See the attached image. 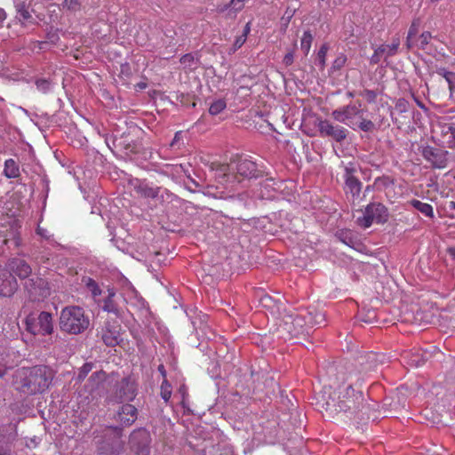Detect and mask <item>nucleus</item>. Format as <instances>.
<instances>
[{
    "mask_svg": "<svg viewBox=\"0 0 455 455\" xmlns=\"http://www.w3.org/2000/svg\"><path fill=\"white\" fill-rule=\"evenodd\" d=\"M25 325L27 331L35 336L51 335L54 331L52 315L46 311L30 313L25 318Z\"/></svg>",
    "mask_w": 455,
    "mask_h": 455,
    "instance_id": "5",
    "label": "nucleus"
},
{
    "mask_svg": "<svg viewBox=\"0 0 455 455\" xmlns=\"http://www.w3.org/2000/svg\"><path fill=\"white\" fill-rule=\"evenodd\" d=\"M294 62V50L289 51L283 59V63L289 67Z\"/></svg>",
    "mask_w": 455,
    "mask_h": 455,
    "instance_id": "46",
    "label": "nucleus"
},
{
    "mask_svg": "<svg viewBox=\"0 0 455 455\" xmlns=\"http://www.w3.org/2000/svg\"><path fill=\"white\" fill-rule=\"evenodd\" d=\"M408 106L409 103L404 99H399L395 103V108L401 113L406 112L408 110Z\"/></svg>",
    "mask_w": 455,
    "mask_h": 455,
    "instance_id": "45",
    "label": "nucleus"
},
{
    "mask_svg": "<svg viewBox=\"0 0 455 455\" xmlns=\"http://www.w3.org/2000/svg\"><path fill=\"white\" fill-rule=\"evenodd\" d=\"M250 32V25L249 24H246L244 29H243V35H246V36H248Z\"/></svg>",
    "mask_w": 455,
    "mask_h": 455,
    "instance_id": "58",
    "label": "nucleus"
},
{
    "mask_svg": "<svg viewBox=\"0 0 455 455\" xmlns=\"http://www.w3.org/2000/svg\"><path fill=\"white\" fill-rule=\"evenodd\" d=\"M356 128L363 132H372L375 128V124L371 120L362 116L361 118H358V121H356Z\"/></svg>",
    "mask_w": 455,
    "mask_h": 455,
    "instance_id": "33",
    "label": "nucleus"
},
{
    "mask_svg": "<svg viewBox=\"0 0 455 455\" xmlns=\"http://www.w3.org/2000/svg\"><path fill=\"white\" fill-rule=\"evenodd\" d=\"M363 400V392L356 391L351 385H348L339 390L337 399L331 398V401L326 402L325 410L336 413L355 411L360 407Z\"/></svg>",
    "mask_w": 455,
    "mask_h": 455,
    "instance_id": "4",
    "label": "nucleus"
},
{
    "mask_svg": "<svg viewBox=\"0 0 455 455\" xmlns=\"http://www.w3.org/2000/svg\"><path fill=\"white\" fill-rule=\"evenodd\" d=\"M138 417V410L130 403L123 404L117 411L116 419L124 427L132 425Z\"/></svg>",
    "mask_w": 455,
    "mask_h": 455,
    "instance_id": "17",
    "label": "nucleus"
},
{
    "mask_svg": "<svg viewBox=\"0 0 455 455\" xmlns=\"http://www.w3.org/2000/svg\"><path fill=\"white\" fill-rule=\"evenodd\" d=\"M119 395L124 401H132L136 396V388L133 383L127 380L122 381Z\"/></svg>",
    "mask_w": 455,
    "mask_h": 455,
    "instance_id": "24",
    "label": "nucleus"
},
{
    "mask_svg": "<svg viewBox=\"0 0 455 455\" xmlns=\"http://www.w3.org/2000/svg\"><path fill=\"white\" fill-rule=\"evenodd\" d=\"M432 39V34L429 31H424L419 36V47L422 50H425L427 45L430 43V40Z\"/></svg>",
    "mask_w": 455,
    "mask_h": 455,
    "instance_id": "38",
    "label": "nucleus"
},
{
    "mask_svg": "<svg viewBox=\"0 0 455 455\" xmlns=\"http://www.w3.org/2000/svg\"><path fill=\"white\" fill-rule=\"evenodd\" d=\"M25 290L32 299H39L49 295L48 282L36 275H30L24 284Z\"/></svg>",
    "mask_w": 455,
    "mask_h": 455,
    "instance_id": "8",
    "label": "nucleus"
},
{
    "mask_svg": "<svg viewBox=\"0 0 455 455\" xmlns=\"http://www.w3.org/2000/svg\"><path fill=\"white\" fill-rule=\"evenodd\" d=\"M105 378V372L103 371H96L92 373V375L90 377L89 381L92 383L99 384L100 382L103 381Z\"/></svg>",
    "mask_w": 455,
    "mask_h": 455,
    "instance_id": "43",
    "label": "nucleus"
},
{
    "mask_svg": "<svg viewBox=\"0 0 455 455\" xmlns=\"http://www.w3.org/2000/svg\"><path fill=\"white\" fill-rule=\"evenodd\" d=\"M318 130L323 137H330L336 142H342L346 140L348 131L339 124H333L329 120H320L318 123Z\"/></svg>",
    "mask_w": 455,
    "mask_h": 455,
    "instance_id": "11",
    "label": "nucleus"
},
{
    "mask_svg": "<svg viewBox=\"0 0 455 455\" xmlns=\"http://www.w3.org/2000/svg\"><path fill=\"white\" fill-rule=\"evenodd\" d=\"M180 140H181V132H177L172 141L171 142V147H174Z\"/></svg>",
    "mask_w": 455,
    "mask_h": 455,
    "instance_id": "50",
    "label": "nucleus"
},
{
    "mask_svg": "<svg viewBox=\"0 0 455 455\" xmlns=\"http://www.w3.org/2000/svg\"><path fill=\"white\" fill-rule=\"evenodd\" d=\"M390 181L391 180H390V179L388 177H381V178L376 179L375 185L378 188H383V185H387Z\"/></svg>",
    "mask_w": 455,
    "mask_h": 455,
    "instance_id": "49",
    "label": "nucleus"
},
{
    "mask_svg": "<svg viewBox=\"0 0 455 455\" xmlns=\"http://www.w3.org/2000/svg\"><path fill=\"white\" fill-rule=\"evenodd\" d=\"M402 356L410 366L413 367L422 366L427 360V353L423 352L420 348L404 351Z\"/></svg>",
    "mask_w": 455,
    "mask_h": 455,
    "instance_id": "19",
    "label": "nucleus"
},
{
    "mask_svg": "<svg viewBox=\"0 0 455 455\" xmlns=\"http://www.w3.org/2000/svg\"><path fill=\"white\" fill-rule=\"evenodd\" d=\"M440 129L442 136H448L447 142L449 147L452 148L451 144H455V123H443L440 124Z\"/></svg>",
    "mask_w": 455,
    "mask_h": 455,
    "instance_id": "26",
    "label": "nucleus"
},
{
    "mask_svg": "<svg viewBox=\"0 0 455 455\" xmlns=\"http://www.w3.org/2000/svg\"><path fill=\"white\" fill-rule=\"evenodd\" d=\"M6 19V13L4 9L0 8V21H3Z\"/></svg>",
    "mask_w": 455,
    "mask_h": 455,
    "instance_id": "53",
    "label": "nucleus"
},
{
    "mask_svg": "<svg viewBox=\"0 0 455 455\" xmlns=\"http://www.w3.org/2000/svg\"><path fill=\"white\" fill-rule=\"evenodd\" d=\"M104 298L101 299L100 305H98L104 312L113 314L116 316L120 315V309L117 303L115 300L116 296L114 288L108 287Z\"/></svg>",
    "mask_w": 455,
    "mask_h": 455,
    "instance_id": "18",
    "label": "nucleus"
},
{
    "mask_svg": "<svg viewBox=\"0 0 455 455\" xmlns=\"http://www.w3.org/2000/svg\"><path fill=\"white\" fill-rule=\"evenodd\" d=\"M135 191L141 196L145 198L154 199L158 196L160 188L158 187H151L147 183L140 182V184L135 186Z\"/></svg>",
    "mask_w": 455,
    "mask_h": 455,
    "instance_id": "22",
    "label": "nucleus"
},
{
    "mask_svg": "<svg viewBox=\"0 0 455 455\" xmlns=\"http://www.w3.org/2000/svg\"><path fill=\"white\" fill-rule=\"evenodd\" d=\"M449 251L450 254L455 258V249H450Z\"/></svg>",
    "mask_w": 455,
    "mask_h": 455,
    "instance_id": "59",
    "label": "nucleus"
},
{
    "mask_svg": "<svg viewBox=\"0 0 455 455\" xmlns=\"http://www.w3.org/2000/svg\"><path fill=\"white\" fill-rule=\"evenodd\" d=\"M18 283L7 268L0 265V296L11 297L17 291Z\"/></svg>",
    "mask_w": 455,
    "mask_h": 455,
    "instance_id": "14",
    "label": "nucleus"
},
{
    "mask_svg": "<svg viewBox=\"0 0 455 455\" xmlns=\"http://www.w3.org/2000/svg\"><path fill=\"white\" fill-rule=\"evenodd\" d=\"M212 170L214 172L215 178L220 184H233L235 183L237 176L234 172V164H220L214 162L212 164Z\"/></svg>",
    "mask_w": 455,
    "mask_h": 455,
    "instance_id": "12",
    "label": "nucleus"
},
{
    "mask_svg": "<svg viewBox=\"0 0 455 455\" xmlns=\"http://www.w3.org/2000/svg\"><path fill=\"white\" fill-rule=\"evenodd\" d=\"M179 392L182 395V399L184 400L185 397L188 395L186 387L185 386L180 387L179 389Z\"/></svg>",
    "mask_w": 455,
    "mask_h": 455,
    "instance_id": "51",
    "label": "nucleus"
},
{
    "mask_svg": "<svg viewBox=\"0 0 455 455\" xmlns=\"http://www.w3.org/2000/svg\"><path fill=\"white\" fill-rule=\"evenodd\" d=\"M36 89L43 93H46L51 89V82L47 79H37L36 81Z\"/></svg>",
    "mask_w": 455,
    "mask_h": 455,
    "instance_id": "37",
    "label": "nucleus"
},
{
    "mask_svg": "<svg viewBox=\"0 0 455 455\" xmlns=\"http://www.w3.org/2000/svg\"><path fill=\"white\" fill-rule=\"evenodd\" d=\"M140 88L143 89L146 87V84H139Z\"/></svg>",
    "mask_w": 455,
    "mask_h": 455,
    "instance_id": "62",
    "label": "nucleus"
},
{
    "mask_svg": "<svg viewBox=\"0 0 455 455\" xmlns=\"http://www.w3.org/2000/svg\"><path fill=\"white\" fill-rule=\"evenodd\" d=\"M243 8V4H241L237 9L241 10Z\"/></svg>",
    "mask_w": 455,
    "mask_h": 455,
    "instance_id": "64",
    "label": "nucleus"
},
{
    "mask_svg": "<svg viewBox=\"0 0 455 455\" xmlns=\"http://www.w3.org/2000/svg\"><path fill=\"white\" fill-rule=\"evenodd\" d=\"M347 56L344 53L339 54L332 62L331 69L333 71L340 70L347 63Z\"/></svg>",
    "mask_w": 455,
    "mask_h": 455,
    "instance_id": "36",
    "label": "nucleus"
},
{
    "mask_svg": "<svg viewBox=\"0 0 455 455\" xmlns=\"http://www.w3.org/2000/svg\"><path fill=\"white\" fill-rule=\"evenodd\" d=\"M5 374V368L3 364L0 363V379L3 378Z\"/></svg>",
    "mask_w": 455,
    "mask_h": 455,
    "instance_id": "55",
    "label": "nucleus"
},
{
    "mask_svg": "<svg viewBox=\"0 0 455 455\" xmlns=\"http://www.w3.org/2000/svg\"><path fill=\"white\" fill-rule=\"evenodd\" d=\"M158 371L161 372V374L165 377V370H164V366L163 364L159 365L158 366Z\"/></svg>",
    "mask_w": 455,
    "mask_h": 455,
    "instance_id": "56",
    "label": "nucleus"
},
{
    "mask_svg": "<svg viewBox=\"0 0 455 455\" xmlns=\"http://www.w3.org/2000/svg\"><path fill=\"white\" fill-rule=\"evenodd\" d=\"M436 73L446 80L449 84V90L451 92H452L455 88V73L447 71L445 68H439L437 69Z\"/></svg>",
    "mask_w": 455,
    "mask_h": 455,
    "instance_id": "29",
    "label": "nucleus"
},
{
    "mask_svg": "<svg viewBox=\"0 0 455 455\" xmlns=\"http://www.w3.org/2000/svg\"><path fill=\"white\" fill-rule=\"evenodd\" d=\"M356 169L353 164H348L345 167V191L351 194L353 197L358 196L362 189V182L355 176Z\"/></svg>",
    "mask_w": 455,
    "mask_h": 455,
    "instance_id": "13",
    "label": "nucleus"
},
{
    "mask_svg": "<svg viewBox=\"0 0 455 455\" xmlns=\"http://www.w3.org/2000/svg\"><path fill=\"white\" fill-rule=\"evenodd\" d=\"M244 1L245 0H231L230 1V5L235 7L236 5V4H238V3L239 4H243Z\"/></svg>",
    "mask_w": 455,
    "mask_h": 455,
    "instance_id": "54",
    "label": "nucleus"
},
{
    "mask_svg": "<svg viewBox=\"0 0 455 455\" xmlns=\"http://www.w3.org/2000/svg\"><path fill=\"white\" fill-rule=\"evenodd\" d=\"M360 95L364 97L369 103H374L377 99V92L373 90L365 89Z\"/></svg>",
    "mask_w": 455,
    "mask_h": 455,
    "instance_id": "40",
    "label": "nucleus"
},
{
    "mask_svg": "<svg viewBox=\"0 0 455 455\" xmlns=\"http://www.w3.org/2000/svg\"><path fill=\"white\" fill-rule=\"evenodd\" d=\"M363 115V110L360 101L339 108L331 112V116L335 121L345 124L353 130L356 129V121Z\"/></svg>",
    "mask_w": 455,
    "mask_h": 455,
    "instance_id": "6",
    "label": "nucleus"
},
{
    "mask_svg": "<svg viewBox=\"0 0 455 455\" xmlns=\"http://www.w3.org/2000/svg\"><path fill=\"white\" fill-rule=\"evenodd\" d=\"M131 438L132 442H134L136 438H140L148 443L149 436L145 430L138 429L132 432Z\"/></svg>",
    "mask_w": 455,
    "mask_h": 455,
    "instance_id": "41",
    "label": "nucleus"
},
{
    "mask_svg": "<svg viewBox=\"0 0 455 455\" xmlns=\"http://www.w3.org/2000/svg\"><path fill=\"white\" fill-rule=\"evenodd\" d=\"M328 50V45L324 44L320 47L317 52L316 65L319 67L320 70H323L325 68Z\"/></svg>",
    "mask_w": 455,
    "mask_h": 455,
    "instance_id": "30",
    "label": "nucleus"
},
{
    "mask_svg": "<svg viewBox=\"0 0 455 455\" xmlns=\"http://www.w3.org/2000/svg\"><path fill=\"white\" fill-rule=\"evenodd\" d=\"M400 46V37L395 36L393 37L392 43L390 44H381L378 48L375 49L373 54L370 59L371 64H378L383 55L385 54L387 57L394 56L396 54L398 48Z\"/></svg>",
    "mask_w": 455,
    "mask_h": 455,
    "instance_id": "15",
    "label": "nucleus"
},
{
    "mask_svg": "<svg viewBox=\"0 0 455 455\" xmlns=\"http://www.w3.org/2000/svg\"><path fill=\"white\" fill-rule=\"evenodd\" d=\"M452 209L455 210V202L452 203Z\"/></svg>",
    "mask_w": 455,
    "mask_h": 455,
    "instance_id": "63",
    "label": "nucleus"
},
{
    "mask_svg": "<svg viewBox=\"0 0 455 455\" xmlns=\"http://www.w3.org/2000/svg\"><path fill=\"white\" fill-rule=\"evenodd\" d=\"M421 155L427 162L430 163L433 168L443 169L447 166L448 151L446 150L426 146L423 147Z\"/></svg>",
    "mask_w": 455,
    "mask_h": 455,
    "instance_id": "9",
    "label": "nucleus"
},
{
    "mask_svg": "<svg viewBox=\"0 0 455 455\" xmlns=\"http://www.w3.org/2000/svg\"><path fill=\"white\" fill-rule=\"evenodd\" d=\"M81 2L79 0H63L61 3L62 10L76 12L81 10Z\"/></svg>",
    "mask_w": 455,
    "mask_h": 455,
    "instance_id": "31",
    "label": "nucleus"
},
{
    "mask_svg": "<svg viewBox=\"0 0 455 455\" xmlns=\"http://www.w3.org/2000/svg\"><path fill=\"white\" fill-rule=\"evenodd\" d=\"M16 19L24 27L36 24V19L30 12L29 6L24 2L16 6Z\"/></svg>",
    "mask_w": 455,
    "mask_h": 455,
    "instance_id": "21",
    "label": "nucleus"
},
{
    "mask_svg": "<svg viewBox=\"0 0 455 455\" xmlns=\"http://www.w3.org/2000/svg\"><path fill=\"white\" fill-rule=\"evenodd\" d=\"M313 39V35L309 30L305 31L303 33V36L300 40V48L304 52L305 55H307L308 52H310Z\"/></svg>",
    "mask_w": 455,
    "mask_h": 455,
    "instance_id": "27",
    "label": "nucleus"
},
{
    "mask_svg": "<svg viewBox=\"0 0 455 455\" xmlns=\"http://www.w3.org/2000/svg\"><path fill=\"white\" fill-rule=\"evenodd\" d=\"M417 103H418L419 107H420L422 108H424V105L420 101H417Z\"/></svg>",
    "mask_w": 455,
    "mask_h": 455,
    "instance_id": "60",
    "label": "nucleus"
},
{
    "mask_svg": "<svg viewBox=\"0 0 455 455\" xmlns=\"http://www.w3.org/2000/svg\"><path fill=\"white\" fill-rule=\"evenodd\" d=\"M409 204L426 217L434 218V209L431 204L427 203H423L417 199L411 200Z\"/></svg>",
    "mask_w": 455,
    "mask_h": 455,
    "instance_id": "25",
    "label": "nucleus"
},
{
    "mask_svg": "<svg viewBox=\"0 0 455 455\" xmlns=\"http://www.w3.org/2000/svg\"><path fill=\"white\" fill-rule=\"evenodd\" d=\"M82 283H84L86 290L91 293V296H92L93 301L97 305H100V303H101L100 296L102 294H105L106 291H103V290L100 287L99 283L92 277L84 276L82 278Z\"/></svg>",
    "mask_w": 455,
    "mask_h": 455,
    "instance_id": "20",
    "label": "nucleus"
},
{
    "mask_svg": "<svg viewBox=\"0 0 455 455\" xmlns=\"http://www.w3.org/2000/svg\"><path fill=\"white\" fill-rule=\"evenodd\" d=\"M324 321L322 312L309 308H297L286 313L279 325V331L289 338L305 335L307 329Z\"/></svg>",
    "mask_w": 455,
    "mask_h": 455,
    "instance_id": "1",
    "label": "nucleus"
},
{
    "mask_svg": "<svg viewBox=\"0 0 455 455\" xmlns=\"http://www.w3.org/2000/svg\"><path fill=\"white\" fill-rule=\"evenodd\" d=\"M36 234L38 235H40L42 238L46 239V240H49L52 236V235L47 228H45L40 225L37 226Z\"/></svg>",
    "mask_w": 455,
    "mask_h": 455,
    "instance_id": "44",
    "label": "nucleus"
},
{
    "mask_svg": "<svg viewBox=\"0 0 455 455\" xmlns=\"http://www.w3.org/2000/svg\"><path fill=\"white\" fill-rule=\"evenodd\" d=\"M388 213L387 207L380 203H371L367 205L363 217L357 218L360 227L367 228L373 223H384L387 220Z\"/></svg>",
    "mask_w": 455,
    "mask_h": 455,
    "instance_id": "7",
    "label": "nucleus"
},
{
    "mask_svg": "<svg viewBox=\"0 0 455 455\" xmlns=\"http://www.w3.org/2000/svg\"><path fill=\"white\" fill-rule=\"evenodd\" d=\"M180 63L185 67L191 68L195 61V57L192 53H187L181 56Z\"/></svg>",
    "mask_w": 455,
    "mask_h": 455,
    "instance_id": "42",
    "label": "nucleus"
},
{
    "mask_svg": "<svg viewBox=\"0 0 455 455\" xmlns=\"http://www.w3.org/2000/svg\"><path fill=\"white\" fill-rule=\"evenodd\" d=\"M226 108H227L226 101L222 99H220V100H214L211 104V106L209 108V113L212 116H216V115L220 114V112H222Z\"/></svg>",
    "mask_w": 455,
    "mask_h": 455,
    "instance_id": "32",
    "label": "nucleus"
},
{
    "mask_svg": "<svg viewBox=\"0 0 455 455\" xmlns=\"http://www.w3.org/2000/svg\"><path fill=\"white\" fill-rule=\"evenodd\" d=\"M59 325L62 331L78 335L88 329L90 319L83 307L67 306L60 311Z\"/></svg>",
    "mask_w": 455,
    "mask_h": 455,
    "instance_id": "3",
    "label": "nucleus"
},
{
    "mask_svg": "<svg viewBox=\"0 0 455 455\" xmlns=\"http://www.w3.org/2000/svg\"><path fill=\"white\" fill-rule=\"evenodd\" d=\"M53 379L52 371L45 365L23 367L15 373L18 389L26 395L42 394L49 388Z\"/></svg>",
    "mask_w": 455,
    "mask_h": 455,
    "instance_id": "2",
    "label": "nucleus"
},
{
    "mask_svg": "<svg viewBox=\"0 0 455 455\" xmlns=\"http://www.w3.org/2000/svg\"><path fill=\"white\" fill-rule=\"evenodd\" d=\"M108 431L112 432L115 435V436H116V440L114 441V449H115V451H113V453L116 454L121 450H123V443L120 440V438L122 436V428L117 427H110L108 428Z\"/></svg>",
    "mask_w": 455,
    "mask_h": 455,
    "instance_id": "28",
    "label": "nucleus"
},
{
    "mask_svg": "<svg viewBox=\"0 0 455 455\" xmlns=\"http://www.w3.org/2000/svg\"><path fill=\"white\" fill-rule=\"evenodd\" d=\"M6 267L12 275H15L21 280L28 278L32 273L29 264L25 259L20 258L10 259Z\"/></svg>",
    "mask_w": 455,
    "mask_h": 455,
    "instance_id": "16",
    "label": "nucleus"
},
{
    "mask_svg": "<svg viewBox=\"0 0 455 455\" xmlns=\"http://www.w3.org/2000/svg\"><path fill=\"white\" fill-rule=\"evenodd\" d=\"M8 427H10L12 430H15V426L9 425Z\"/></svg>",
    "mask_w": 455,
    "mask_h": 455,
    "instance_id": "61",
    "label": "nucleus"
},
{
    "mask_svg": "<svg viewBox=\"0 0 455 455\" xmlns=\"http://www.w3.org/2000/svg\"><path fill=\"white\" fill-rule=\"evenodd\" d=\"M101 338L108 347H115L118 343L117 337L109 330L104 331Z\"/></svg>",
    "mask_w": 455,
    "mask_h": 455,
    "instance_id": "34",
    "label": "nucleus"
},
{
    "mask_svg": "<svg viewBox=\"0 0 455 455\" xmlns=\"http://www.w3.org/2000/svg\"><path fill=\"white\" fill-rule=\"evenodd\" d=\"M246 35H241L235 38L234 43V49L237 50L242 47V45L246 42Z\"/></svg>",
    "mask_w": 455,
    "mask_h": 455,
    "instance_id": "48",
    "label": "nucleus"
},
{
    "mask_svg": "<svg viewBox=\"0 0 455 455\" xmlns=\"http://www.w3.org/2000/svg\"><path fill=\"white\" fill-rule=\"evenodd\" d=\"M161 397L165 403H168L172 396V386L167 379H164L161 384Z\"/></svg>",
    "mask_w": 455,
    "mask_h": 455,
    "instance_id": "35",
    "label": "nucleus"
},
{
    "mask_svg": "<svg viewBox=\"0 0 455 455\" xmlns=\"http://www.w3.org/2000/svg\"><path fill=\"white\" fill-rule=\"evenodd\" d=\"M419 25V20H413L408 31L409 37H413L416 36V34L418 33Z\"/></svg>",
    "mask_w": 455,
    "mask_h": 455,
    "instance_id": "47",
    "label": "nucleus"
},
{
    "mask_svg": "<svg viewBox=\"0 0 455 455\" xmlns=\"http://www.w3.org/2000/svg\"><path fill=\"white\" fill-rule=\"evenodd\" d=\"M0 455H11V450L0 447Z\"/></svg>",
    "mask_w": 455,
    "mask_h": 455,
    "instance_id": "52",
    "label": "nucleus"
},
{
    "mask_svg": "<svg viewBox=\"0 0 455 455\" xmlns=\"http://www.w3.org/2000/svg\"><path fill=\"white\" fill-rule=\"evenodd\" d=\"M412 37H409V36H407V39H406V46L408 49H411V39Z\"/></svg>",
    "mask_w": 455,
    "mask_h": 455,
    "instance_id": "57",
    "label": "nucleus"
},
{
    "mask_svg": "<svg viewBox=\"0 0 455 455\" xmlns=\"http://www.w3.org/2000/svg\"><path fill=\"white\" fill-rule=\"evenodd\" d=\"M233 164L235 175L237 176L235 182H241L243 179L257 178L260 173L256 163L251 160L243 158L233 162Z\"/></svg>",
    "mask_w": 455,
    "mask_h": 455,
    "instance_id": "10",
    "label": "nucleus"
},
{
    "mask_svg": "<svg viewBox=\"0 0 455 455\" xmlns=\"http://www.w3.org/2000/svg\"><path fill=\"white\" fill-rule=\"evenodd\" d=\"M93 364L91 363H84L78 372V379L80 381L84 380L88 373L92 370Z\"/></svg>",
    "mask_w": 455,
    "mask_h": 455,
    "instance_id": "39",
    "label": "nucleus"
},
{
    "mask_svg": "<svg viewBox=\"0 0 455 455\" xmlns=\"http://www.w3.org/2000/svg\"><path fill=\"white\" fill-rule=\"evenodd\" d=\"M3 173L7 179L19 178L20 176V166L14 159H6Z\"/></svg>",
    "mask_w": 455,
    "mask_h": 455,
    "instance_id": "23",
    "label": "nucleus"
}]
</instances>
